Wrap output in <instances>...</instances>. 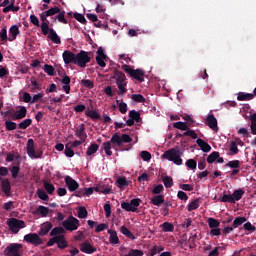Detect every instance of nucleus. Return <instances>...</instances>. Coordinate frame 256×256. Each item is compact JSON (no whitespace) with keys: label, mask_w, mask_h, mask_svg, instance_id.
I'll return each mask as SVG.
<instances>
[{"label":"nucleus","mask_w":256,"mask_h":256,"mask_svg":"<svg viewBox=\"0 0 256 256\" xmlns=\"http://www.w3.org/2000/svg\"><path fill=\"white\" fill-rule=\"evenodd\" d=\"M133 142V138H131V136H129V134H122L121 136H119L118 133H115L110 141H106L102 144V149L103 151H105L106 155L108 157H111V155H113V151H111V143H112V147L113 149H115V147H123V143H132Z\"/></svg>","instance_id":"1"},{"label":"nucleus","mask_w":256,"mask_h":256,"mask_svg":"<svg viewBox=\"0 0 256 256\" xmlns=\"http://www.w3.org/2000/svg\"><path fill=\"white\" fill-rule=\"evenodd\" d=\"M183 152L179 148H171L164 152L162 157L168 161H172L175 165H183V159H181Z\"/></svg>","instance_id":"2"},{"label":"nucleus","mask_w":256,"mask_h":256,"mask_svg":"<svg viewBox=\"0 0 256 256\" xmlns=\"http://www.w3.org/2000/svg\"><path fill=\"white\" fill-rule=\"evenodd\" d=\"M122 70L125 71L132 79H136L138 83H143L145 81V71L141 69H132L131 66L127 64L122 65Z\"/></svg>","instance_id":"3"},{"label":"nucleus","mask_w":256,"mask_h":256,"mask_svg":"<svg viewBox=\"0 0 256 256\" xmlns=\"http://www.w3.org/2000/svg\"><path fill=\"white\" fill-rule=\"evenodd\" d=\"M7 225L12 233L14 235H17L19 233V229H25V221L19 220L17 218H10L7 220Z\"/></svg>","instance_id":"4"},{"label":"nucleus","mask_w":256,"mask_h":256,"mask_svg":"<svg viewBox=\"0 0 256 256\" xmlns=\"http://www.w3.org/2000/svg\"><path fill=\"white\" fill-rule=\"evenodd\" d=\"M23 253V244L11 243L4 250L5 256H21Z\"/></svg>","instance_id":"5"},{"label":"nucleus","mask_w":256,"mask_h":256,"mask_svg":"<svg viewBox=\"0 0 256 256\" xmlns=\"http://www.w3.org/2000/svg\"><path fill=\"white\" fill-rule=\"evenodd\" d=\"M174 129H179L180 131H185L183 133V135H189L191 137V139H197V133L195 132V130L190 129L189 125H187V122H175L173 124Z\"/></svg>","instance_id":"6"},{"label":"nucleus","mask_w":256,"mask_h":256,"mask_svg":"<svg viewBox=\"0 0 256 256\" xmlns=\"http://www.w3.org/2000/svg\"><path fill=\"white\" fill-rule=\"evenodd\" d=\"M62 227L66 231H77L79 229V219L70 215L66 220L62 222Z\"/></svg>","instance_id":"7"},{"label":"nucleus","mask_w":256,"mask_h":256,"mask_svg":"<svg viewBox=\"0 0 256 256\" xmlns=\"http://www.w3.org/2000/svg\"><path fill=\"white\" fill-rule=\"evenodd\" d=\"M26 149L28 157H31V159H41V157H43V151L35 152V141H33V139H28Z\"/></svg>","instance_id":"8"},{"label":"nucleus","mask_w":256,"mask_h":256,"mask_svg":"<svg viewBox=\"0 0 256 256\" xmlns=\"http://www.w3.org/2000/svg\"><path fill=\"white\" fill-rule=\"evenodd\" d=\"M91 62V57H89V52L82 50L76 54V65L78 67H87V63Z\"/></svg>","instance_id":"9"},{"label":"nucleus","mask_w":256,"mask_h":256,"mask_svg":"<svg viewBox=\"0 0 256 256\" xmlns=\"http://www.w3.org/2000/svg\"><path fill=\"white\" fill-rule=\"evenodd\" d=\"M24 241L29 243L30 245H34V247H39V245H43V239L39 237L37 233H29L24 236Z\"/></svg>","instance_id":"10"},{"label":"nucleus","mask_w":256,"mask_h":256,"mask_svg":"<svg viewBox=\"0 0 256 256\" xmlns=\"http://www.w3.org/2000/svg\"><path fill=\"white\" fill-rule=\"evenodd\" d=\"M62 57L65 65H71V63L76 65L77 54L69 50H65L62 54Z\"/></svg>","instance_id":"11"},{"label":"nucleus","mask_w":256,"mask_h":256,"mask_svg":"<svg viewBox=\"0 0 256 256\" xmlns=\"http://www.w3.org/2000/svg\"><path fill=\"white\" fill-rule=\"evenodd\" d=\"M96 53H97V56H96L97 65H99V67H106L107 64L105 63V61H107V56L103 48L101 47L98 48Z\"/></svg>","instance_id":"12"},{"label":"nucleus","mask_w":256,"mask_h":256,"mask_svg":"<svg viewBox=\"0 0 256 256\" xmlns=\"http://www.w3.org/2000/svg\"><path fill=\"white\" fill-rule=\"evenodd\" d=\"M1 191L6 195V197H11V182L9 181V178L2 179Z\"/></svg>","instance_id":"13"},{"label":"nucleus","mask_w":256,"mask_h":256,"mask_svg":"<svg viewBox=\"0 0 256 256\" xmlns=\"http://www.w3.org/2000/svg\"><path fill=\"white\" fill-rule=\"evenodd\" d=\"M65 183L69 189L73 193V191H77L79 189V183L75 181L71 176H66L65 177Z\"/></svg>","instance_id":"14"},{"label":"nucleus","mask_w":256,"mask_h":256,"mask_svg":"<svg viewBox=\"0 0 256 256\" xmlns=\"http://www.w3.org/2000/svg\"><path fill=\"white\" fill-rule=\"evenodd\" d=\"M13 121H19L27 117V108L25 106H20V109L11 116Z\"/></svg>","instance_id":"15"},{"label":"nucleus","mask_w":256,"mask_h":256,"mask_svg":"<svg viewBox=\"0 0 256 256\" xmlns=\"http://www.w3.org/2000/svg\"><path fill=\"white\" fill-rule=\"evenodd\" d=\"M80 251H82V253H86L87 255H92V253L97 251V248L93 247L89 242H84L80 245Z\"/></svg>","instance_id":"16"},{"label":"nucleus","mask_w":256,"mask_h":256,"mask_svg":"<svg viewBox=\"0 0 256 256\" xmlns=\"http://www.w3.org/2000/svg\"><path fill=\"white\" fill-rule=\"evenodd\" d=\"M60 81L63 83L62 89L64 93L69 95V93H71V77L65 75Z\"/></svg>","instance_id":"17"},{"label":"nucleus","mask_w":256,"mask_h":256,"mask_svg":"<svg viewBox=\"0 0 256 256\" xmlns=\"http://www.w3.org/2000/svg\"><path fill=\"white\" fill-rule=\"evenodd\" d=\"M112 79L116 80V85H117V84H121V83H126L125 81L127 80V77L125 76V73H123L119 70H114Z\"/></svg>","instance_id":"18"},{"label":"nucleus","mask_w":256,"mask_h":256,"mask_svg":"<svg viewBox=\"0 0 256 256\" xmlns=\"http://www.w3.org/2000/svg\"><path fill=\"white\" fill-rule=\"evenodd\" d=\"M150 203L156 207H161L165 203V196L162 194L155 195L151 198Z\"/></svg>","instance_id":"19"},{"label":"nucleus","mask_w":256,"mask_h":256,"mask_svg":"<svg viewBox=\"0 0 256 256\" xmlns=\"http://www.w3.org/2000/svg\"><path fill=\"white\" fill-rule=\"evenodd\" d=\"M75 136L82 141H87V133H85V124H81L75 131Z\"/></svg>","instance_id":"20"},{"label":"nucleus","mask_w":256,"mask_h":256,"mask_svg":"<svg viewBox=\"0 0 256 256\" xmlns=\"http://www.w3.org/2000/svg\"><path fill=\"white\" fill-rule=\"evenodd\" d=\"M196 143L203 153H209V151H211V145H209L205 140L198 138Z\"/></svg>","instance_id":"21"},{"label":"nucleus","mask_w":256,"mask_h":256,"mask_svg":"<svg viewBox=\"0 0 256 256\" xmlns=\"http://www.w3.org/2000/svg\"><path fill=\"white\" fill-rule=\"evenodd\" d=\"M206 124L210 129H217V118H215L214 114H209L206 118Z\"/></svg>","instance_id":"22"},{"label":"nucleus","mask_w":256,"mask_h":256,"mask_svg":"<svg viewBox=\"0 0 256 256\" xmlns=\"http://www.w3.org/2000/svg\"><path fill=\"white\" fill-rule=\"evenodd\" d=\"M19 33H21V31L19 30V26L17 25H12L9 29V34L11 35V37L8 38V41H15V39H17V35H19Z\"/></svg>","instance_id":"23"},{"label":"nucleus","mask_w":256,"mask_h":256,"mask_svg":"<svg viewBox=\"0 0 256 256\" xmlns=\"http://www.w3.org/2000/svg\"><path fill=\"white\" fill-rule=\"evenodd\" d=\"M49 39L52 41V43H55L56 45H61V37L57 35V32L50 28V33L48 34Z\"/></svg>","instance_id":"24"},{"label":"nucleus","mask_w":256,"mask_h":256,"mask_svg":"<svg viewBox=\"0 0 256 256\" xmlns=\"http://www.w3.org/2000/svg\"><path fill=\"white\" fill-rule=\"evenodd\" d=\"M61 236H65L64 227H61V226L55 227L50 232V237H61Z\"/></svg>","instance_id":"25"},{"label":"nucleus","mask_w":256,"mask_h":256,"mask_svg":"<svg viewBox=\"0 0 256 256\" xmlns=\"http://www.w3.org/2000/svg\"><path fill=\"white\" fill-rule=\"evenodd\" d=\"M108 235H110L109 237V241L112 245H118L119 243V236H117V231L115 230H108Z\"/></svg>","instance_id":"26"},{"label":"nucleus","mask_w":256,"mask_h":256,"mask_svg":"<svg viewBox=\"0 0 256 256\" xmlns=\"http://www.w3.org/2000/svg\"><path fill=\"white\" fill-rule=\"evenodd\" d=\"M237 99L239 101H251V100L255 99V95L245 93V92H239L237 95Z\"/></svg>","instance_id":"27"},{"label":"nucleus","mask_w":256,"mask_h":256,"mask_svg":"<svg viewBox=\"0 0 256 256\" xmlns=\"http://www.w3.org/2000/svg\"><path fill=\"white\" fill-rule=\"evenodd\" d=\"M21 9L19 6H15V0H11L10 4L3 8V13H9V11H12L13 13H17Z\"/></svg>","instance_id":"28"},{"label":"nucleus","mask_w":256,"mask_h":256,"mask_svg":"<svg viewBox=\"0 0 256 256\" xmlns=\"http://www.w3.org/2000/svg\"><path fill=\"white\" fill-rule=\"evenodd\" d=\"M243 195H245V191L243 189L234 190L232 193V199L234 200V203L241 201V199H243Z\"/></svg>","instance_id":"29"},{"label":"nucleus","mask_w":256,"mask_h":256,"mask_svg":"<svg viewBox=\"0 0 256 256\" xmlns=\"http://www.w3.org/2000/svg\"><path fill=\"white\" fill-rule=\"evenodd\" d=\"M53 229V224L51 222H46L42 225L39 235H47Z\"/></svg>","instance_id":"30"},{"label":"nucleus","mask_w":256,"mask_h":256,"mask_svg":"<svg viewBox=\"0 0 256 256\" xmlns=\"http://www.w3.org/2000/svg\"><path fill=\"white\" fill-rule=\"evenodd\" d=\"M86 117H90V119H93V121H97L101 119V114H99L95 110H88L85 112Z\"/></svg>","instance_id":"31"},{"label":"nucleus","mask_w":256,"mask_h":256,"mask_svg":"<svg viewBox=\"0 0 256 256\" xmlns=\"http://www.w3.org/2000/svg\"><path fill=\"white\" fill-rule=\"evenodd\" d=\"M207 223L210 229H217L221 225V222L213 217L208 218Z\"/></svg>","instance_id":"32"},{"label":"nucleus","mask_w":256,"mask_h":256,"mask_svg":"<svg viewBox=\"0 0 256 256\" xmlns=\"http://www.w3.org/2000/svg\"><path fill=\"white\" fill-rule=\"evenodd\" d=\"M162 181L166 189H171V187L173 186V178L171 176L162 175Z\"/></svg>","instance_id":"33"},{"label":"nucleus","mask_w":256,"mask_h":256,"mask_svg":"<svg viewBox=\"0 0 256 256\" xmlns=\"http://www.w3.org/2000/svg\"><path fill=\"white\" fill-rule=\"evenodd\" d=\"M56 244L58 246V249H66V247H69L65 236H58V241L56 242Z\"/></svg>","instance_id":"34"},{"label":"nucleus","mask_w":256,"mask_h":256,"mask_svg":"<svg viewBox=\"0 0 256 256\" xmlns=\"http://www.w3.org/2000/svg\"><path fill=\"white\" fill-rule=\"evenodd\" d=\"M129 118L132 121H136V123H140V121H141V113H139V111L131 110L129 112Z\"/></svg>","instance_id":"35"},{"label":"nucleus","mask_w":256,"mask_h":256,"mask_svg":"<svg viewBox=\"0 0 256 256\" xmlns=\"http://www.w3.org/2000/svg\"><path fill=\"white\" fill-rule=\"evenodd\" d=\"M246 222H247V218L238 216L233 221L232 226L234 227V229H237V227H241V225H243V223H246Z\"/></svg>","instance_id":"36"},{"label":"nucleus","mask_w":256,"mask_h":256,"mask_svg":"<svg viewBox=\"0 0 256 256\" xmlns=\"http://www.w3.org/2000/svg\"><path fill=\"white\" fill-rule=\"evenodd\" d=\"M97 151H99V144H91L87 151H86V155H88V157H91V155H94V153H97Z\"/></svg>","instance_id":"37"},{"label":"nucleus","mask_w":256,"mask_h":256,"mask_svg":"<svg viewBox=\"0 0 256 256\" xmlns=\"http://www.w3.org/2000/svg\"><path fill=\"white\" fill-rule=\"evenodd\" d=\"M161 227L162 231H164L165 233H173V231L175 230V226H173V224L169 222H164Z\"/></svg>","instance_id":"38"},{"label":"nucleus","mask_w":256,"mask_h":256,"mask_svg":"<svg viewBox=\"0 0 256 256\" xmlns=\"http://www.w3.org/2000/svg\"><path fill=\"white\" fill-rule=\"evenodd\" d=\"M121 207L124 209V211H128L130 213H136L137 211V208L131 206V202H122Z\"/></svg>","instance_id":"39"},{"label":"nucleus","mask_w":256,"mask_h":256,"mask_svg":"<svg viewBox=\"0 0 256 256\" xmlns=\"http://www.w3.org/2000/svg\"><path fill=\"white\" fill-rule=\"evenodd\" d=\"M120 233H122V235H125V237L131 239L132 241H134L135 239V235H133L125 226L120 227Z\"/></svg>","instance_id":"40"},{"label":"nucleus","mask_w":256,"mask_h":256,"mask_svg":"<svg viewBox=\"0 0 256 256\" xmlns=\"http://www.w3.org/2000/svg\"><path fill=\"white\" fill-rule=\"evenodd\" d=\"M20 171H21V166L19 164L15 165V166H12L10 168L12 179H17V177H19Z\"/></svg>","instance_id":"41"},{"label":"nucleus","mask_w":256,"mask_h":256,"mask_svg":"<svg viewBox=\"0 0 256 256\" xmlns=\"http://www.w3.org/2000/svg\"><path fill=\"white\" fill-rule=\"evenodd\" d=\"M33 123V120L31 118H27L20 122L18 124L19 129H27L28 127H31V124Z\"/></svg>","instance_id":"42"},{"label":"nucleus","mask_w":256,"mask_h":256,"mask_svg":"<svg viewBox=\"0 0 256 256\" xmlns=\"http://www.w3.org/2000/svg\"><path fill=\"white\" fill-rule=\"evenodd\" d=\"M44 189L48 195H53V193H55V186L47 181H44Z\"/></svg>","instance_id":"43"},{"label":"nucleus","mask_w":256,"mask_h":256,"mask_svg":"<svg viewBox=\"0 0 256 256\" xmlns=\"http://www.w3.org/2000/svg\"><path fill=\"white\" fill-rule=\"evenodd\" d=\"M80 85H82V87H86L87 89H93V87H95V83L93 82V80L89 79L81 80Z\"/></svg>","instance_id":"44"},{"label":"nucleus","mask_w":256,"mask_h":256,"mask_svg":"<svg viewBox=\"0 0 256 256\" xmlns=\"http://www.w3.org/2000/svg\"><path fill=\"white\" fill-rule=\"evenodd\" d=\"M45 13H46V16L53 17V15H57V13H61V8L54 6L48 9Z\"/></svg>","instance_id":"45"},{"label":"nucleus","mask_w":256,"mask_h":256,"mask_svg":"<svg viewBox=\"0 0 256 256\" xmlns=\"http://www.w3.org/2000/svg\"><path fill=\"white\" fill-rule=\"evenodd\" d=\"M36 212L39 213L42 217H47V215H49V208H47L43 205H40L36 209Z\"/></svg>","instance_id":"46"},{"label":"nucleus","mask_w":256,"mask_h":256,"mask_svg":"<svg viewBox=\"0 0 256 256\" xmlns=\"http://www.w3.org/2000/svg\"><path fill=\"white\" fill-rule=\"evenodd\" d=\"M87 215H89V213L87 212V208H85L84 206H80L78 208L79 219H87Z\"/></svg>","instance_id":"47"},{"label":"nucleus","mask_w":256,"mask_h":256,"mask_svg":"<svg viewBox=\"0 0 256 256\" xmlns=\"http://www.w3.org/2000/svg\"><path fill=\"white\" fill-rule=\"evenodd\" d=\"M225 167H230V169H239L241 167V162L239 160L229 161Z\"/></svg>","instance_id":"48"},{"label":"nucleus","mask_w":256,"mask_h":256,"mask_svg":"<svg viewBox=\"0 0 256 256\" xmlns=\"http://www.w3.org/2000/svg\"><path fill=\"white\" fill-rule=\"evenodd\" d=\"M37 195L42 201H49V195H47V192H45V190L39 188L37 190Z\"/></svg>","instance_id":"49"},{"label":"nucleus","mask_w":256,"mask_h":256,"mask_svg":"<svg viewBox=\"0 0 256 256\" xmlns=\"http://www.w3.org/2000/svg\"><path fill=\"white\" fill-rule=\"evenodd\" d=\"M217 158H219V152L214 151L210 155H208L206 161L207 163H215V161H217Z\"/></svg>","instance_id":"50"},{"label":"nucleus","mask_w":256,"mask_h":256,"mask_svg":"<svg viewBox=\"0 0 256 256\" xmlns=\"http://www.w3.org/2000/svg\"><path fill=\"white\" fill-rule=\"evenodd\" d=\"M6 131H15L17 129V123L7 120L5 122Z\"/></svg>","instance_id":"51"},{"label":"nucleus","mask_w":256,"mask_h":256,"mask_svg":"<svg viewBox=\"0 0 256 256\" xmlns=\"http://www.w3.org/2000/svg\"><path fill=\"white\" fill-rule=\"evenodd\" d=\"M131 99L136 103H145V97L142 94H132Z\"/></svg>","instance_id":"52"},{"label":"nucleus","mask_w":256,"mask_h":256,"mask_svg":"<svg viewBox=\"0 0 256 256\" xmlns=\"http://www.w3.org/2000/svg\"><path fill=\"white\" fill-rule=\"evenodd\" d=\"M73 17H74V19H76V21H79V23H82V25L87 24V19H85V16L83 14L76 12V13H74Z\"/></svg>","instance_id":"53"},{"label":"nucleus","mask_w":256,"mask_h":256,"mask_svg":"<svg viewBox=\"0 0 256 256\" xmlns=\"http://www.w3.org/2000/svg\"><path fill=\"white\" fill-rule=\"evenodd\" d=\"M199 198L195 199L194 201H192L189 205H188V211H195V209H199Z\"/></svg>","instance_id":"54"},{"label":"nucleus","mask_w":256,"mask_h":256,"mask_svg":"<svg viewBox=\"0 0 256 256\" xmlns=\"http://www.w3.org/2000/svg\"><path fill=\"white\" fill-rule=\"evenodd\" d=\"M43 69L50 77H53L55 75V68L53 66L45 64Z\"/></svg>","instance_id":"55"},{"label":"nucleus","mask_w":256,"mask_h":256,"mask_svg":"<svg viewBox=\"0 0 256 256\" xmlns=\"http://www.w3.org/2000/svg\"><path fill=\"white\" fill-rule=\"evenodd\" d=\"M165 191V187H163V184H158L152 189L153 195H161Z\"/></svg>","instance_id":"56"},{"label":"nucleus","mask_w":256,"mask_h":256,"mask_svg":"<svg viewBox=\"0 0 256 256\" xmlns=\"http://www.w3.org/2000/svg\"><path fill=\"white\" fill-rule=\"evenodd\" d=\"M186 167L192 171H195V169H197V161H195V159H188L186 161Z\"/></svg>","instance_id":"57"},{"label":"nucleus","mask_w":256,"mask_h":256,"mask_svg":"<svg viewBox=\"0 0 256 256\" xmlns=\"http://www.w3.org/2000/svg\"><path fill=\"white\" fill-rule=\"evenodd\" d=\"M40 27L43 35H49V33H51V28H49V23L42 22Z\"/></svg>","instance_id":"58"},{"label":"nucleus","mask_w":256,"mask_h":256,"mask_svg":"<svg viewBox=\"0 0 256 256\" xmlns=\"http://www.w3.org/2000/svg\"><path fill=\"white\" fill-rule=\"evenodd\" d=\"M56 19L59 21V23H63L64 25H67L69 22L65 19V11L58 12V15L56 16Z\"/></svg>","instance_id":"59"},{"label":"nucleus","mask_w":256,"mask_h":256,"mask_svg":"<svg viewBox=\"0 0 256 256\" xmlns=\"http://www.w3.org/2000/svg\"><path fill=\"white\" fill-rule=\"evenodd\" d=\"M221 203H235L232 195L224 194L220 199Z\"/></svg>","instance_id":"60"},{"label":"nucleus","mask_w":256,"mask_h":256,"mask_svg":"<svg viewBox=\"0 0 256 256\" xmlns=\"http://www.w3.org/2000/svg\"><path fill=\"white\" fill-rule=\"evenodd\" d=\"M117 87L119 89L118 95H125L127 93V88H125L127 87V82L117 84Z\"/></svg>","instance_id":"61"},{"label":"nucleus","mask_w":256,"mask_h":256,"mask_svg":"<svg viewBox=\"0 0 256 256\" xmlns=\"http://www.w3.org/2000/svg\"><path fill=\"white\" fill-rule=\"evenodd\" d=\"M64 154L66 155V157H73L75 155V151L71 149V146H69V144H66Z\"/></svg>","instance_id":"62"},{"label":"nucleus","mask_w":256,"mask_h":256,"mask_svg":"<svg viewBox=\"0 0 256 256\" xmlns=\"http://www.w3.org/2000/svg\"><path fill=\"white\" fill-rule=\"evenodd\" d=\"M124 256H143V251L138 249H131L128 254Z\"/></svg>","instance_id":"63"},{"label":"nucleus","mask_w":256,"mask_h":256,"mask_svg":"<svg viewBox=\"0 0 256 256\" xmlns=\"http://www.w3.org/2000/svg\"><path fill=\"white\" fill-rule=\"evenodd\" d=\"M140 157L143 159V161H151V153L147 151H141Z\"/></svg>","instance_id":"64"}]
</instances>
